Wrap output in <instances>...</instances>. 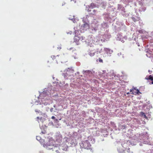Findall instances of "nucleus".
<instances>
[{
  "instance_id": "2eb2a0df",
  "label": "nucleus",
  "mask_w": 153,
  "mask_h": 153,
  "mask_svg": "<svg viewBox=\"0 0 153 153\" xmlns=\"http://www.w3.org/2000/svg\"><path fill=\"white\" fill-rule=\"evenodd\" d=\"M104 51L107 54L108 56H110V55L113 52V51L108 48H105Z\"/></svg>"
},
{
  "instance_id": "c756f323",
  "label": "nucleus",
  "mask_w": 153,
  "mask_h": 153,
  "mask_svg": "<svg viewBox=\"0 0 153 153\" xmlns=\"http://www.w3.org/2000/svg\"><path fill=\"white\" fill-rule=\"evenodd\" d=\"M98 60L99 62H103L102 60L100 58H99Z\"/></svg>"
},
{
  "instance_id": "e2e57ef3",
  "label": "nucleus",
  "mask_w": 153,
  "mask_h": 153,
  "mask_svg": "<svg viewBox=\"0 0 153 153\" xmlns=\"http://www.w3.org/2000/svg\"><path fill=\"white\" fill-rule=\"evenodd\" d=\"M129 93H127V94H128Z\"/></svg>"
},
{
  "instance_id": "f3484780",
  "label": "nucleus",
  "mask_w": 153,
  "mask_h": 153,
  "mask_svg": "<svg viewBox=\"0 0 153 153\" xmlns=\"http://www.w3.org/2000/svg\"><path fill=\"white\" fill-rule=\"evenodd\" d=\"M79 41V36H75L74 38V42H75L77 45H78L80 44Z\"/></svg>"
},
{
  "instance_id": "393cba45",
  "label": "nucleus",
  "mask_w": 153,
  "mask_h": 153,
  "mask_svg": "<svg viewBox=\"0 0 153 153\" xmlns=\"http://www.w3.org/2000/svg\"><path fill=\"white\" fill-rule=\"evenodd\" d=\"M126 152H129V149H123V151H118V152H119V153H121L122 152H126Z\"/></svg>"
},
{
  "instance_id": "0eeeda50",
  "label": "nucleus",
  "mask_w": 153,
  "mask_h": 153,
  "mask_svg": "<svg viewBox=\"0 0 153 153\" xmlns=\"http://www.w3.org/2000/svg\"><path fill=\"white\" fill-rule=\"evenodd\" d=\"M87 44L90 47L93 46L94 45V37L89 36L85 41Z\"/></svg>"
},
{
  "instance_id": "bf43d9fd",
  "label": "nucleus",
  "mask_w": 153,
  "mask_h": 153,
  "mask_svg": "<svg viewBox=\"0 0 153 153\" xmlns=\"http://www.w3.org/2000/svg\"><path fill=\"white\" fill-rule=\"evenodd\" d=\"M53 79H54V78L53 76Z\"/></svg>"
},
{
  "instance_id": "5fc2aeb1",
  "label": "nucleus",
  "mask_w": 153,
  "mask_h": 153,
  "mask_svg": "<svg viewBox=\"0 0 153 153\" xmlns=\"http://www.w3.org/2000/svg\"><path fill=\"white\" fill-rule=\"evenodd\" d=\"M65 4V3H64V4H62V5L63 6Z\"/></svg>"
},
{
  "instance_id": "c9c22d12",
  "label": "nucleus",
  "mask_w": 153,
  "mask_h": 153,
  "mask_svg": "<svg viewBox=\"0 0 153 153\" xmlns=\"http://www.w3.org/2000/svg\"><path fill=\"white\" fill-rule=\"evenodd\" d=\"M151 36H153V31L151 33V34L150 35Z\"/></svg>"
},
{
  "instance_id": "b1692460",
  "label": "nucleus",
  "mask_w": 153,
  "mask_h": 153,
  "mask_svg": "<svg viewBox=\"0 0 153 153\" xmlns=\"http://www.w3.org/2000/svg\"><path fill=\"white\" fill-rule=\"evenodd\" d=\"M95 7V4L93 3H91L90 4L89 6V8L93 9Z\"/></svg>"
},
{
  "instance_id": "a19ab883",
  "label": "nucleus",
  "mask_w": 153,
  "mask_h": 153,
  "mask_svg": "<svg viewBox=\"0 0 153 153\" xmlns=\"http://www.w3.org/2000/svg\"><path fill=\"white\" fill-rule=\"evenodd\" d=\"M49 109V108L48 107L46 108V110L47 111H48Z\"/></svg>"
},
{
  "instance_id": "4468645a",
  "label": "nucleus",
  "mask_w": 153,
  "mask_h": 153,
  "mask_svg": "<svg viewBox=\"0 0 153 153\" xmlns=\"http://www.w3.org/2000/svg\"><path fill=\"white\" fill-rule=\"evenodd\" d=\"M130 92H131L132 94H139V93H140L138 90L135 88H134L132 89H131Z\"/></svg>"
},
{
  "instance_id": "1a4fd4ad",
  "label": "nucleus",
  "mask_w": 153,
  "mask_h": 153,
  "mask_svg": "<svg viewBox=\"0 0 153 153\" xmlns=\"http://www.w3.org/2000/svg\"><path fill=\"white\" fill-rule=\"evenodd\" d=\"M55 137L56 141L60 143L61 142L62 139V137L59 132H57L56 134Z\"/></svg>"
},
{
  "instance_id": "7c9ffc66",
  "label": "nucleus",
  "mask_w": 153,
  "mask_h": 153,
  "mask_svg": "<svg viewBox=\"0 0 153 153\" xmlns=\"http://www.w3.org/2000/svg\"><path fill=\"white\" fill-rule=\"evenodd\" d=\"M131 18L132 20L134 22H136L137 21L136 19L134 17H132Z\"/></svg>"
},
{
  "instance_id": "dca6fc26",
  "label": "nucleus",
  "mask_w": 153,
  "mask_h": 153,
  "mask_svg": "<svg viewBox=\"0 0 153 153\" xmlns=\"http://www.w3.org/2000/svg\"><path fill=\"white\" fill-rule=\"evenodd\" d=\"M65 139L66 141V143H65V144L68 146H71V145H73V143H74V144H75L76 142H72V143H70L69 144V141H70V140L68 138H65Z\"/></svg>"
},
{
  "instance_id": "79ce46f5",
  "label": "nucleus",
  "mask_w": 153,
  "mask_h": 153,
  "mask_svg": "<svg viewBox=\"0 0 153 153\" xmlns=\"http://www.w3.org/2000/svg\"><path fill=\"white\" fill-rule=\"evenodd\" d=\"M146 56H147V57H150V56H152V55H150V56H148V54H146Z\"/></svg>"
},
{
  "instance_id": "de8ad7c7",
  "label": "nucleus",
  "mask_w": 153,
  "mask_h": 153,
  "mask_svg": "<svg viewBox=\"0 0 153 153\" xmlns=\"http://www.w3.org/2000/svg\"><path fill=\"white\" fill-rule=\"evenodd\" d=\"M121 25H122V26H123V27H125V25H123V24H122Z\"/></svg>"
},
{
  "instance_id": "4d7b16f0",
  "label": "nucleus",
  "mask_w": 153,
  "mask_h": 153,
  "mask_svg": "<svg viewBox=\"0 0 153 153\" xmlns=\"http://www.w3.org/2000/svg\"><path fill=\"white\" fill-rule=\"evenodd\" d=\"M152 84H153V81H152Z\"/></svg>"
},
{
  "instance_id": "4be33fe9",
  "label": "nucleus",
  "mask_w": 153,
  "mask_h": 153,
  "mask_svg": "<svg viewBox=\"0 0 153 153\" xmlns=\"http://www.w3.org/2000/svg\"><path fill=\"white\" fill-rule=\"evenodd\" d=\"M98 50H99V52H98V51H96L95 52V53L97 54H100L101 55L102 54V52L103 51L102 49L101 48H98Z\"/></svg>"
},
{
  "instance_id": "a18cd8bd",
  "label": "nucleus",
  "mask_w": 153,
  "mask_h": 153,
  "mask_svg": "<svg viewBox=\"0 0 153 153\" xmlns=\"http://www.w3.org/2000/svg\"><path fill=\"white\" fill-rule=\"evenodd\" d=\"M58 49H60L61 48V47H59L57 48Z\"/></svg>"
},
{
  "instance_id": "c85d7f7f",
  "label": "nucleus",
  "mask_w": 153,
  "mask_h": 153,
  "mask_svg": "<svg viewBox=\"0 0 153 153\" xmlns=\"http://www.w3.org/2000/svg\"><path fill=\"white\" fill-rule=\"evenodd\" d=\"M36 139L37 140L39 141L40 142V140H41V138L40 136H38L36 137Z\"/></svg>"
},
{
  "instance_id": "5701e85b",
  "label": "nucleus",
  "mask_w": 153,
  "mask_h": 153,
  "mask_svg": "<svg viewBox=\"0 0 153 153\" xmlns=\"http://www.w3.org/2000/svg\"><path fill=\"white\" fill-rule=\"evenodd\" d=\"M72 17H73V18L72 17H69V19L71 20H72L73 22H74V23H75L77 21H78V20L76 19L75 18H74V16H73Z\"/></svg>"
},
{
  "instance_id": "4c0bfd02",
  "label": "nucleus",
  "mask_w": 153,
  "mask_h": 153,
  "mask_svg": "<svg viewBox=\"0 0 153 153\" xmlns=\"http://www.w3.org/2000/svg\"><path fill=\"white\" fill-rule=\"evenodd\" d=\"M105 71H102V72H103V74H104V75L105 74Z\"/></svg>"
},
{
  "instance_id": "09e8293b",
  "label": "nucleus",
  "mask_w": 153,
  "mask_h": 153,
  "mask_svg": "<svg viewBox=\"0 0 153 153\" xmlns=\"http://www.w3.org/2000/svg\"><path fill=\"white\" fill-rule=\"evenodd\" d=\"M85 113V112L84 111L82 112V114H84Z\"/></svg>"
},
{
  "instance_id": "f8f14e48",
  "label": "nucleus",
  "mask_w": 153,
  "mask_h": 153,
  "mask_svg": "<svg viewBox=\"0 0 153 153\" xmlns=\"http://www.w3.org/2000/svg\"><path fill=\"white\" fill-rule=\"evenodd\" d=\"M108 27V25L106 22H104L101 25L100 29L102 30H104L105 29H107Z\"/></svg>"
},
{
  "instance_id": "0e129e2a",
  "label": "nucleus",
  "mask_w": 153,
  "mask_h": 153,
  "mask_svg": "<svg viewBox=\"0 0 153 153\" xmlns=\"http://www.w3.org/2000/svg\"><path fill=\"white\" fill-rule=\"evenodd\" d=\"M61 120V118H60V119H59V120Z\"/></svg>"
},
{
  "instance_id": "a211bd4d",
  "label": "nucleus",
  "mask_w": 153,
  "mask_h": 153,
  "mask_svg": "<svg viewBox=\"0 0 153 153\" xmlns=\"http://www.w3.org/2000/svg\"><path fill=\"white\" fill-rule=\"evenodd\" d=\"M100 36L102 37V39H104V42H105V40H106V39H108L110 37V36L107 34L100 35Z\"/></svg>"
},
{
  "instance_id": "052dcab7",
  "label": "nucleus",
  "mask_w": 153,
  "mask_h": 153,
  "mask_svg": "<svg viewBox=\"0 0 153 153\" xmlns=\"http://www.w3.org/2000/svg\"><path fill=\"white\" fill-rule=\"evenodd\" d=\"M42 133H44V132H42Z\"/></svg>"
},
{
  "instance_id": "680f3d73",
  "label": "nucleus",
  "mask_w": 153,
  "mask_h": 153,
  "mask_svg": "<svg viewBox=\"0 0 153 153\" xmlns=\"http://www.w3.org/2000/svg\"><path fill=\"white\" fill-rule=\"evenodd\" d=\"M126 144L125 143V144H124L125 146L126 145Z\"/></svg>"
},
{
  "instance_id": "c03bdc74",
  "label": "nucleus",
  "mask_w": 153,
  "mask_h": 153,
  "mask_svg": "<svg viewBox=\"0 0 153 153\" xmlns=\"http://www.w3.org/2000/svg\"><path fill=\"white\" fill-rule=\"evenodd\" d=\"M118 55L119 56H120V55H121V53H118Z\"/></svg>"
},
{
  "instance_id": "20e7f679",
  "label": "nucleus",
  "mask_w": 153,
  "mask_h": 153,
  "mask_svg": "<svg viewBox=\"0 0 153 153\" xmlns=\"http://www.w3.org/2000/svg\"><path fill=\"white\" fill-rule=\"evenodd\" d=\"M55 142L53 140H49L47 143L43 144V146L47 149L50 150L55 149L56 146L54 144Z\"/></svg>"
},
{
  "instance_id": "f704fd0d",
  "label": "nucleus",
  "mask_w": 153,
  "mask_h": 153,
  "mask_svg": "<svg viewBox=\"0 0 153 153\" xmlns=\"http://www.w3.org/2000/svg\"><path fill=\"white\" fill-rule=\"evenodd\" d=\"M96 10H93V14H94V13H96Z\"/></svg>"
},
{
  "instance_id": "39448f33",
  "label": "nucleus",
  "mask_w": 153,
  "mask_h": 153,
  "mask_svg": "<svg viewBox=\"0 0 153 153\" xmlns=\"http://www.w3.org/2000/svg\"><path fill=\"white\" fill-rule=\"evenodd\" d=\"M74 70L72 68H68L64 71V73L62 75L64 76L65 79H67L69 76H71V74L73 73Z\"/></svg>"
},
{
  "instance_id": "864d4df0",
  "label": "nucleus",
  "mask_w": 153,
  "mask_h": 153,
  "mask_svg": "<svg viewBox=\"0 0 153 153\" xmlns=\"http://www.w3.org/2000/svg\"><path fill=\"white\" fill-rule=\"evenodd\" d=\"M98 51V52H99V50H98V49H97V51Z\"/></svg>"
},
{
  "instance_id": "3c124183",
  "label": "nucleus",
  "mask_w": 153,
  "mask_h": 153,
  "mask_svg": "<svg viewBox=\"0 0 153 153\" xmlns=\"http://www.w3.org/2000/svg\"><path fill=\"white\" fill-rule=\"evenodd\" d=\"M55 120L56 121H58V120L57 119H56Z\"/></svg>"
},
{
  "instance_id": "6e6d98bb",
  "label": "nucleus",
  "mask_w": 153,
  "mask_h": 153,
  "mask_svg": "<svg viewBox=\"0 0 153 153\" xmlns=\"http://www.w3.org/2000/svg\"><path fill=\"white\" fill-rule=\"evenodd\" d=\"M72 48H70V50H71L72 49Z\"/></svg>"
},
{
  "instance_id": "69168bd1",
  "label": "nucleus",
  "mask_w": 153,
  "mask_h": 153,
  "mask_svg": "<svg viewBox=\"0 0 153 153\" xmlns=\"http://www.w3.org/2000/svg\"><path fill=\"white\" fill-rule=\"evenodd\" d=\"M152 10H153V7H152Z\"/></svg>"
},
{
  "instance_id": "473e14b6",
  "label": "nucleus",
  "mask_w": 153,
  "mask_h": 153,
  "mask_svg": "<svg viewBox=\"0 0 153 153\" xmlns=\"http://www.w3.org/2000/svg\"><path fill=\"white\" fill-rule=\"evenodd\" d=\"M141 115H142V116H144V117H146V115L145 114H144V113L141 112Z\"/></svg>"
},
{
  "instance_id": "9d476101",
  "label": "nucleus",
  "mask_w": 153,
  "mask_h": 153,
  "mask_svg": "<svg viewBox=\"0 0 153 153\" xmlns=\"http://www.w3.org/2000/svg\"><path fill=\"white\" fill-rule=\"evenodd\" d=\"M118 10L119 11H121V13L123 15L125 16H128V15H125V9L121 5L118 4Z\"/></svg>"
},
{
  "instance_id": "49530a36",
  "label": "nucleus",
  "mask_w": 153,
  "mask_h": 153,
  "mask_svg": "<svg viewBox=\"0 0 153 153\" xmlns=\"http://www.w3.org/2000/svg\"><path fill=\"white\" fill-rule=\"evenodd\" d=\"M55 57V56H51V58H53H53Z\"/></svg>"
},
{
  "instance_id": "72a5a7b5",
  "label": "nucleus",
  "mask_w": 153,
  "mask_h": 153,
  "mask_svg": "<svg viewBox=\"0 0 153 153\" xmlns=\"http://www.w3.org/2000/svg\"><path fill=\"white\" fill-rule=\"evenodd\" d=\"M53 108H51L50 109V111L51 112H52L53 111Z\"/></svg>"
},
{
  "instance_id": "8fccbe9b",
  "label": "nucleus",
  "mask_w": 153,
  "mask_h": 153,
  "mask_svg": "<svg viewBox=\"0 0 153 153\" xmlns=\"http://www.w3.org/2000/svg\"><path fill=\"white\" fill-rule=\"evenodd\" d=\"M39 117H37L36 119H37V120H38V119H39Z\"/></svg>"
},
{
  "instance_id": "6e6552de",
  "label": "nucleus",
  "mask_w": 153,
  "mask_h": 153,
  "mask_svg": "<svg viewBox=\"0 0 153 153\" xmlns=\"http://www.w3.org/2000/svg\"><path fill=\"white\" fill-rule=\"evenodd\" d=\"M127 39V38L126 36H124L123 37L121 33H118L117 35V40L121 41L123 43L124 42L125 40H126Z\"/></svg>"
},
{
  "instance_id": "13d9d810",
  "label": "nucleus",
  "mask_w": 153,
  "mask_h": 153,
  "mask_svg": "<svg viewBox=\"0 0 153 153\" xmlns=\"http://www.w3.org/2000/svg\"><path fill=\"white\" fill-rule=\"evenodd\" d=\"M122 147H124V146H123V145H122Z\"/></svg>"
},
{
  "instance_id": "aec40b11",
  "label": "nucleus",
  "mask_w": 153,
  "mask_h": 153,
  "mask_svg": "<svg viewBox=\"0 0 153 153\" xmlns=\"http://www.w3.org/2000/svg\"><path fill=\"white\" fill-rule=\"evenodd\" d=\"M95 52L91 50H89L88 51V54L91 56H93L95 54Z\"/></svg>"
},
{
  "instance_id": "6ab92c4d",
  "label": "nucleus",
  "mask_w": 153,
  "mask_h": 153,
  "mask_svg": "<svg viewBox=\"0 0 153 153\" xmlns=\"http://www.w3.org/2000/svg\"><path fill=\"white\" fill-rule=\"evenodd\" d=\"M89 18V16L88 15H87L83 17L82 19V21L83 23L88 22V18Z\"/></svg>"
},
{
  "instance_id": "37998d69",
  "label": "nucleus",
  "mask_w": 153,
  "mask_h": 153,
  "mask_svg": "<svg viewBox=\"0 0 153 153\" xmlns=\"http://www.w3.org/2000/svg\"><path fill=\"white\" fill-rule=\"evenodd\" d=\"M71 1H73L74 3H75L76 2V0H71Z\"/></svg>"
},
{
  "instance_id": "423d86ee",
  "label": "nucleus",
  "mask_w": 153,
  "mask_h": 153,
  "mask_svg": "<svg viewBox=\"0 0 153 153\" xmlns=\"http://www.w3.org/2000/svg\"><path fill=\"white\" fill-rule=\"evenodd\" d=\"M104 42V39H103L100 36V35L94 38V45H97L99 43Z\"/></svg>"
},
{
  "instance_id": "412c9836",
  "label": "nucleus",
  "mask_w": 153,
  "mask_h": 153,
  "mask_svg": "<svg viewBox=\"0 0 153 153\" xmlns=\"http://www.w3.org/2000/svg\"><path fill=\"white\" fill-rule=\"evenodd\" d=\"M111 75L112 76H114V77H115L116 76L117 77H119V74H117V75H116L115 73L113 71H111Z\"/></svg>"
},
{
  "instance_id": "a878e982",
  "label": "nucleus",
  "mask_w": 153,
  "mask_h": 153,
  "mask_svg": "<svg viewBox=\"0 0 153 153\" xmlns=\"http://www.w3.org/2000/svg\"><path fill=\"white\" fill-rule=\"evenodd\" d=\"M68 84H66L65 85L64 88L65 90L68 89Z\"/></svg>"
},
{
  "instance_id": "7ed1b4c3",
  "label": "nucleus",
  "mask_w": 153,
  "mask_h": 153,
  "mask_svg": "<svg viewBox=\"0 0 153 153\" xmlns=\"http://www.w3.org/2000/svg\"><path fill=\"white\" fill-rule=\"evenodd\" d=\"M84 24L80 27V26L78 27H75L74 29V32L76 35L79 34V32H81V30H86L89 27V25L88 22L83 23Z\"/></svg>"
},
{
  "instance_id": "ea45409f",
  "label": "nucleus",
  "mask_w": 153,
  "mask_h": 153,
  "mask_svg": "<svg viewBox=\"0 0 153 153\" xmlns=\"http://www.w3.org/2000/svg\"><path fill=\"white\" fill-rule=\"evenodd\" d=\"M128 2L129 3L130 2L133 1V0H128Z\"/></svg>"
},
{
  "instance_id": "58836bf2",
  "label": "nucleus",
  "mask_w": 153,
  "mask_h": 153,
  "mask_svg": "<svg viewBox=\"0 0 153 153\" xmlns=\"http://www.w3.org/2000/svg\"><path fill=\"white\" fill-rule=\"evenodd\" d=\"M55 117H54V116H53L52 117H51V119H55Z\"/></svg>"
},
{
  "instance_id": "cd10ccee",
  "label": "nucleus",
  "mask_w": 153,
  "mask_h": 153,
  "mask_svg": "<svg viewBox=\"0 0 153 153\" xmlns=\"http://www.w3.org/2000/svg\"><path fill=\"white\" fill-rule=\"evenodd\" d=\"M79 39L80 41H82L85 39V37L83 36H81L79 37Z\"/></svg>"
},
{
  "instance_id": "e433bc0d",
  "label": "nucleus",
  "mask_w": 153,
  "mask_h": 153,
  "mask_svg": "<svg viewBox=\"0 0 153 153\" xmlns=\"http://www.w3.org/2000/svg\"><path fill=\"white\" fill-rule=\"evenodd\" d=\"M149 51V50L148 49H146L145 50V51L147 52V53H148L149 52L148 51Z\"/></svg>"
},
{
  "instance_id": "9b49d317",
  "label": "nucleus",
  "mask_w": 153,
  "mask_h": 153,
  "mask_svg": "<svg viewBox=\"0 0 153 153\" xmlns=\"http://www.w3.org/2000/svg\"><path fill=\"white\" fill-rule=\"evenodd\" d=\"M99 25L97 23L95 24H93L92 25L91 30L93 32H95L99 30Z\"/></svg>"
},
{
  "instance_id": "f257e3e1",
  "label": "nucleus",
  "mask_w": 153,
  "mask_h": 153,
  "mask_svg": "<svg viewBox=\"0 0 153 153\" xmlns=\"http://www.w3.org/2000/svg\"><path fill=\"white\" fill-rule=\"evenodd\" d=\"M55 91L52 89L51 87L45 88L41 93L38 98L39 99L40 104H44L45 105H49L53 102L52 97L56 96L54 95Z\"/></svg>"
},
{
  "instance_id": "2f4dec72",
  "label": "nucleus",
  "mask_w": 153,
  "mask_h": 153,
  "mask_svg": "<svg viewBox=\"0 0 153 153\" xmlns=\"http://www.w3.org/2000/svg\"><path fill=\"white\" fill-rule=\"evenodd\" d=\"M35 111L36 112H37L39 113L41 112L40 110H38L37 109H36L35 110Z\"/></svg>"
},
{
  "instance_id": "bb28decb",
  "label": "nucleus",
  "mask_w": 153,
  "mask_h": 153,
  "mask_svg": "<svg viewBox=\"0 0 153 153\" xmlns=\"http://www.w3.org/2000/svg\"><path fill=\"white\" fill-rule=\"evenodd\" d=\"M147 79L152 81L153 80V77L151 75H149Z\"/></svg>"
},
{
  "instance_id": "f03ea898",
  "label": "nucleus",
  "mask_w": 153,
  "mask_h": 153,
  "mask_svg": "<svg viewBox=\"0 0 153 153\" xmlns=\"http://www.w3.org/2000/svg\"><path fill=\"white\" fill-rule=\"evenodd\" d=\"M88 140H85L82 141L79 143L80 146L81 148H83L87 150H90V152H94L92 149L90 148L91 145L90 143H95V140L94 138H90L88 139Z\"/></svg>"
},
{
  "instance_id": "603ef678",
  "label": "nucleus",
  "mask_w": 153,
  "mask_h": 153,
  "mask_svg": "<svg viewBox=\"0 0 153 153\" xmlns=\"http://www.w3.org/2000/svg\"><path fill=\"white\" fill-rule=\"evenodd\" d=\"M56 105H53V107H54V108H55V107H56Z\"/></svg>"
},
{
  "instance_id": "ddd939ff",
  "label": "nucleus",
  "mask_w": 153,
  "mask_h": 153,
  "mask_svg": "<svg viewBox=\"0 0 153 153\" xmlns=\"http://www.w3.org/2000/svg\"><path fill=\"white\" fill-rule=\"evenodd\" d=\"M83 73L84 75L88 76H91L92 75V72L89 70H86L83 71Z\"/></svg>"
}]
</instances>
